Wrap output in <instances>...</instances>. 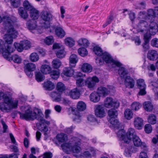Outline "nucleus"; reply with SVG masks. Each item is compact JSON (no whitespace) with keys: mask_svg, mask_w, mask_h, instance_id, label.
Returning <instances> with one entry per match:
<instances>
[{"mask_svg":"<svg viewBox=\"0 0 158 158\" xmlns=\"http://www.w3.org/2000/svg\"><path fill=\"white\" fill-rule=\"evenodd\" d=\"M3 22V26L7 33L4 35V38L7 42L11 43L13 39L17 36V32L15 30L14 26L17 22V19L14 16L5 15L1 17L0 15V23Z\"/></svg>","mask_w":158,"mask_h":158,"instance_id":"obj_1","label":"nucleus"},{"mask_svg":"<svg viewBox=\"0 0 158 158\" xmlns=\"http://www.w3.org/2000/svg\"><path fill=\"white\" fill-rule=\"evenodd\" d=\"M20 118L24 119L27 120H33L36 119L40 122V126L41 127L43 125L44 127L40 129L41 131H43L44 132V135H47L46 132L48 130V128L47 126H44V124L49 125L50 124L49 122L46 121L44 118V115L42 113L41 110L38 108H36L34 110V111L33 112L30 108L27 110L25 113H19Z\"/></svg>","mask_w":158,"mask_h":158,"instance_id":"obj_2","label":"nucleus"},{"mask_svg":"<svg viewBox=\"0 0 158 158\" xmlns=\"http://www.w3.org/2000/svg\"><path fill=\"white\" fill-rule=\"evenodd\" d=\"M150 22L149 24L147 21L145 19L139 20L137 25L138 32L145 33L149 31L150 33L158 28L157 24L156 22L151 21H150Z\"/></svg>","mask_w":158,"mask_h":158,"instance_id":"obj_3","label":"nucleus"},{"mask_svg":"<svg viewBox=\"0 0 158 158\" xmlns=\"http://www.w3.org/2000/svg\"><path fill=\"white\" fill-rule=\"evenodd\" d=\"M74 145L72 147V143H65L61 145L62 150L64 152L67 154H69L71 152L74 153H78L81 150V148L79 145L81 143V139L77 137L73 138V139Z\"/></svg>","mask_w":158,"mask_h":158,"instance_id":"obj_4","label":"nucleus"},{"mask_svg":"<svg viewBox=\"0 0 158 158\" xmlns=\"http://www.w3.org/2000/svg\"><path fill=\"white\" fill-rule=\"evenodd\" d=\"M118 74L122 79H124V83L126 87L129 88H133L135 86V81L133 78L130 76H126L127 71L123 67H120L118 70Z\"/></svg>","mask_w":158,"mask_h":158,"instance_id":"obj_5","label":"nucleus"},{"mask_svg":"<svg viewBox=\"0 0 158 158\" xmlns=\"http://www.w3.org/2000/svg\"><path fill=\"white\" fill-rule=\"evenodd\" d=\"M5 41V43L2 40H0V53H2L3 57L7 60L10 54L13 52L15 49L9 45L12 44L13 41L10 44Z\"/></svg>","mask_w":158,"mask_h":158,"instance_id":"obj_6","label":"nucleus"},{"mask_svg":"<svg viewBox=\"0 0 158 158\" xmlns=\"http://www.w3.org/2000/svg\"><path fill=\"white\" fill-rule=\"evenodd\" d=\"M108 114L109 117L108 120L112 124V126L118 127L119 122L117 119H115L118 115L117 111L114 109H111L108 110Z\"/></svg>","mask_w":158,"mask_h":158,"instance_id":"obj_7","label":"nucleus"},{"mask_svg":"<svg viewBox=\"0 0 158 158\" xmlns=\"http://www.w3.org/2000/svg\"><path fill=\"white\" fill-rule=\"evenodd\" d=\"M102 59L107 64H110L112 67H120L122 64L117 60H114L111 55L107 52H104L102 55Z\"/></svg>","mask_w":158,"mask_h":158,"instance_id":"obj_8","label":"nucleus"},{"mask_svg":"<svg viewBox=\"0 0 158 158\" xmlns=\"http://www.w3.org/2000/svg\"><path fill=\"white\" fill-rule=\"evenodd\" d=\"M41 17L44 21L46 22L44 23L43 27L45 28L50 27V22L52 19V16L50 12L47 11H43L41 13Z\"/></svg>","mask_w":158,"mask_h":158,"instance_id":"obj_9","label":"nucleus"},{"mask_svg":"<svg viewBox=\"0 0 158 158\" xmlns=\"http://www.w3.org/2000/svg\"><path fill=\"white\" fill-rule=\"evenodd\" d=\"M99 80L96 76L92 77H89L85 80L86 85L90 90H94L96 87V83H98Z\"/></svg>","mask_w":158,"mask_h":158,"instance_id":"obj_10","label":"nucleus"},{"mask_svg":"<svg viewBox=\"0 0 158 158\" xmlns=\"http://www.w3.org/2000/svg\"><path fill=\"white\" fill-rule=\"evenodd\" d=\"M133 142L135 146L141 147V148L145 151H148L147 146L144 142H142L139 136H134L132 138Z\"/></svg>","mask_w":158,"mask_h":158,"instance_id":"obj_11","label":"nucleus"},{"mask_svg":"<svg viewBox=\"0 0 158 158\" xmlns=\"http://www.w3.org/2000/svg\"><path fill=\"white\" fill-rule=\"evenodd\" d=\"M119 104L118 102L113 100L111 98L108 97L105 101L104 105L105 107L107 108H110L113 107L117 108L119 106Z\"/></svg>","mask_w":158,"mask_h":158,"instance_id":"obj_12","label":"nucleus"},{"mask_svg":"<svg viewBox=\"0 0 158 158\" xmlns=\"http://www.w3.org/2000/svg\"><path fill=\"white\" fill-rule=\"evenodd\" d=\"M24 68L26 75L29 77H31L33 75V73L32 72L35 70L36 66L35 64L33 63H29L24 66Z\"/></svg>","mask_w":158,"mask_h":158,"instance_id":"obj_13","label":"nucleus"},{"mask_svg":"<svg viewBox=\"0 0 158 158\" xmlns=\"http://www.w3.org/2000/svg\"><path fill=\"white\" fill-rule=\"evenodd\" d=\"M120 127V123H119L118 127H113L115 129V131L116 133L117 136L119 138L120 140L123 141L124 142L127 143L128 141L126 138V134L124 130L121 129L118 130Z\"/></svg>","mask_w":158,"mask_h":158,"instance_id":"obj_14","label":"nucleus"},{"mask_svg":"<svg viewBox=\"0 0 158 158\" xmlns=\"http://www.w3.org/2000/svg\"><path fill=\"white\" fill-rule=\"evenodd\" d=\"M137 84L138 87L140 89L139 93V94L140 95H144L146 93V85L145 84L144 80L142 79H139L137 81Z\"/></svg>","mask_w":158,"mask_h":158,"instance_id":"obj_15","label":"nucleus"},{"mask_svg":"<svg viewBox=\"0 0 158 158\" xmlns=\"http://www.w3.org/2000/svg\"><path fill=\"white\" fill-rule=\"evenodd\" d=\"M147 15L148 19L150 18L152 19L150 21H154V19L156 17H158V6L155 7V9H148L147 10Z\"/></svg>","mask_w":158,"mask_h":158,"instance_id":"obj_16","label":"nucleus"},{"mask_svg":"<svg viewBox=\"0 0 158 158\" xmlns=\"http://www.w3.org/2000/svg\"><path fill=\"white\" fill-rule=\"evenodd\" d=\"M19 101L17 100L12 101H10L9 105H7L6 107L3 105L2 109L3 110H5V111L8 112L12 109H16L17 107Z\"/></svg>","mask_w":158,"mask_h":158,"instance_id":"obj_17","label":"nucleus"},{"mask_svg":"<svg viewBox=\"0 0 158 158\" xmlns=\"http://www.w3.org/2000/svg\"><path fill=\"white\" fill-rule=\"evenodd\" d=\"M95 115L100 118H102L105 116V112L104 108L102 106L98 105L96 106L95 110Z\"/></svg>","mask_w":158,"mask_h":158,"instance_id":"obj_18","label":"nucleus"},{"mask_svg":"<svg viewBox=\"0 0 158 158\" xmlns=\"http://www.w3.org/2000/svg\"><path fill=\"white\" fill-rule=\"evenodd\" d=\"M97 92L100 96L105 97L110 93V88H106L103 86H100L97 89Z\"/></svg>","mask_w":158,"mask_h":158,"instance_id":"obj_19","label":"nucleus"},{"mask_svg":"<svg viewBox=\"0 0 158 158\" xmlns=\"http://www.w3.org/2000/svg\"><path fill=\"white\" fill-rule=\"evenodd\" d=\"M3 102L0 103V110L2 111H5V110H3L2 107L3 105L5 107H6L7 105H9L10 101H11L12 99L9 96L6 95H4L3 97Z\"/></svg>","mask_w":158,"mask_h":158,"instance_id":"obj_20","label":"nucleus"},{"mask_svg":"<svg viewBox=\"0 0 158 158\" xmlns=\"http://www.w3.org/2000/svg\"><path fill=\"white\" fill-rule=\"evenodd\" d=\"M80 91L77 88L72 89L69 93V95L73 99H77L80 96Z\"/></svg>","mask_w":158,"mask_h":158,"instance_id":"obj_21","label":"nucleus"},{"mask_svg":"<svg viewBox=\"0 0 158 158\" xmlns=\"http://www.w3.org/2000/svg\"><path fill=\"white\" fill-rule=\"evenodd\" d=\"M147 57L150 60H156L158 58V53L155 50H150L148 53Z\"/></svg>","mask_w":158,"mask_h":158,"instance_id":"obj_22","label":"nucleus"},{"mask_svg":"<svg viewBox=\"0 0 158 158\" xmlns=\"http://www.w3.org/2000/svg\"><path fill=\"white\" fill-rule=\"evenodd\" d=\"M74 73V69L70 67H65L63 69L62 74L68 77L73 76Z\"/></svg>","mask_w":158,"mask_h":158,"instance_id":"obj_23","label":"nucleus"},{"mask_svg":"<svg viewBox=\"0 0 158 158\" xmlns=\"http://www.w3.org/2000/svg\"><path fill=\"white\" fill-rule=\"evenodd\" d=\"M134 136H136L134 129L132 128L129 129L126 134V138L127 140L128 141L127 143L129 142Z\"/></svg>","mask_w":158,"mask_h":158,"instance_id":"obj_24","label":"nucleus"},{"mask_svg":"<svg viewBox=\"0 0 158 158\" xmlns=\"http://www.w3.org/2000/svg\"><path fill=\"white\" fill-rule=\"evenodd\" d=\"M50 96L53 101L59 102L61 100V94L60 93L56 91L52 92L50 94Z\"/></svg>","mask_w":158,"mask_h":158,"instance_id":"obj_25","label":"nucleus"},{"mask_svg":"<svg viewBox=\"0 0 158 158\" xmlns=\"http://www.w3.org/2000/svg\"><path fill=\"white\" fill-rule=\"evenodd\" d=\"M134 125L135 127L138 129H142L143 125V120L139 117H137L134 118Z\"/></svg>","mask_w":158,"mask_h":158,"instance_id":"obj_26","label":"nucleus"},{"mask_svg":"<svg viewBox=\"0 0 158 158\" xmlns=\"http://www.w3.org/2000/svg\"><path fill=\"white\" fill-rule=\"evenodd\" d=\"M78 60L77 56L75 54H72L69 58V65L72 67H75L76 64Z\"/></svg>","mask_w":158,"mask_h":158,"instance_id":"obj_27","label":"nucleus"},{"mask_svg":"<svg viewBox=\"0 0 158 158\" xmlns=\"http://www.w3.org/2000/svg\"><path fill=\"white\" fill-rule=\"evenodd\" d=\"M30 14L31 17L34 20L37 19L40 15L39 11L33 7L30 10Z\"/></svg>","mask_w":158,"mask_h":158,"instance_id":"obj_28","label":"nucleus"},{"mask_svg":"<svg viewBox=\"0 0 158 158\" xmlns=\"http://www.w3.org/2000/svg\"><path fill=\"white\" fill-rule=\"evenodd\" d=\"M100 97V96L98 92H94L90 94L89 97L91 101L96 102L99 101Z\"/></svg>","mask_w":158,"mask_h":158,"instance_id":"obj_29","label":"nucleus"},{"mask_svg":"<svg viewBox=\"0 0 158 158\" xmlns=\"http://www.w3.org/2000/svg\"><path fill=\"white\" fill-rule=\"evenodd\" d=\"M43 86L46 90H52L55 88L53 83L49 81H45L43 84Z\"/></svg>","mask_w":158,"mask_h":158,"instance_id":"obj_30","label":"nucleus"},{"mask_svg":"<svg viewBox=\"0 0 158 158\" xmlns=\"http://www.w3.org/2000/svg\"><path fill=\"white\" fill-rule=\"evenodd\" d=\"M18 13L20 16L24 19H26L28 17L27 11L23 7H20L18 9Z\"/></svg>","mask_w":158,"mask_h":158,"instance_id":"obj_31","label":"nucleus"},{"mask_svg":"<svg viewBox=\"0 0 158 158\" xmlns=\"http://www.w3.org/2000/svg\"><path fill=\"white\" fill-rule=\"evenodd\" d=\"M26 25L29 30H34L37 27L36 22L34 19L30 20L27 22Z\"/></svg>","mask_w":158,"mask_h":158,"instance_id":"obj_32","label":"nucleus"},{"mask_svg":"<svg viewBox=\"0 0 158 158\" xmlns=\"http://www.w3.org/2000/svg\"><path fill=\"white\" fill-rule=\"evenodd\" d=\"M56 35L60 38L64 37L65 35V33L62 28L60 27H57L55 30Z\"/></svg>","mask_w":158,"mask_h":158,"instance_id":"obj_33","label":"nucleus"},{"mask_svg":"<svg viewBox=\"0 0 158 158\" xmlns=\"http://www.w3.org/2000/svg\"><path fill=\"white\" fill-rule=\"evenodd\" d=\"M144 42L142 44V46L144 51H146L149 48V39L147 35L144 34Z\"/></svg>","mask_w":158,"mask_h":158,"instance_id":"obj_34","label":"nucleus"},{"mask_svg":"<svg viewBox=\"0 0 158 158\" xmlns=\"http://www.w3.org/2000/svg\"><path fill=\"white\" fill-rule=\"evenodd\" d=\"M51 70V67L47 64H44L42 65L41 68V71L44 74H48L50 73Z\"/></svg>","mask_w":158,"mask_h":158,"instance_id":"obj_35","label":"nucleus"},{"mask_svg":"<svg viewBox=\"0 0 158 158\" xmlns=\"http://www.w3.org/2000/svg\"><path fill=\"white\" fill-rule=\"evenodd\" d=\"M81 69L84 72L89 73L92 71V68L90 64L88 63H85L82 65Z\"/></svg>","mask_w":158,"mask_h":158,"instance_id":"obj_36","label":"nucleus"},{"mask_svg":"<svg viewBox=\"0 0 158 158\" xmlns=\"http://www.w3.org/2000/svg\"><path fill=\"white\" fill-rule=\"evenodd\" d=\"M148 17L147 12L144 11H140L138 14V20H147Z\"/></svg>","mask_w":158,"mask_h":158,"instance_id":"obj_37","label":"nucleus"},{"mask_svg":"<svg viewBox=\"0 0 158 158\" xmlns=\"http://www.w3.org/2000/svg\"><path fill=\"white\" fill-rule=\"evenodd\" d=\"M64 42L66 45L71 47H73L75 44V41L74 39L70 37L65 39Z\"/></svg>","mask_w":158,"mask_h":158,"instance_id":"obj_38","label":"nucleus"},{"mask_svg":"<svg viewBox=\"0 0 158 158\" xmlns=\"http://www.w3.org/2000/svg\"><path fill=\"white\" fill-rule=\"evenodd\" d=\"M133 114L132 110L129 109H126L124 112V117L128 120H130L132 118Z\"/></svg>","mask_w":158,"mask_h":158,"instance_id":"obj_39","label":"nucleus"},{"mask_svg":"<svg viewBox=\"0 0 158 158\" xmlns=\"http://www.w3.org/2000/svg\"><path fill=\"white\" fill-rule=\"evenodd\" d=\"M56 137L58 141L61 142H65L68 139L67 135L64 133H61L58 134Z\"/></svg>","mask_w":158,"mask_h":158,"instance_id":"obj_40","label":"nucleus"},{"mask_svg":"<svg viewBox=\"0 0 158 158\" xmlns=\"http://www.w3.org/2000/svg\"><path fill=\"white\" fill-rule=\"evenodd\" d=\"M35 79L38 82H41L45 79V77L40 72H35Z\"/></svg>","mask_w":158,"mask_h":158,"instance_id":"obj_41","label":"nucleus"},{"mask_svg":"<svg viewBox=\"0 0 158 158\" xmlns=\"http://www.w3.org/2000/svg\"><path fill=\"white\" fill-rule=\"evenodd\" d=\"M143 106L145 110L148 111H151L153 109V105L149 102H145L143 103Z\"/></svg>","mask_w":158,"mask_h":158,"instance_id":"obj_42","label":"nucleus"},{"mask_svg":"<svg viewBox=\"0 0 158 158\" xmlns=\"http://www.w3.org/2000/svg\"><path fill=\"white\" fill-rule=\"evenodd\" d=\"M52 63L53 68L56 69L59 68L61 64V61L57 59L53 60Z\"/></svg>","mask_w":158,"mask_h":158,"instance_id":"obj_43","label":"nucleus"},{"mask_svg":"<svg viewBox=\"0 0 158 158\" xmlns=\"http://www.w3.org/2000/svg\"><path fill=\"white\" fill-rule=\"evenodd\" d=\"M89 44L88 40L85 39H81L78 41V45L80 46H83L85 47H87Z\"/></svg>","mask_w":158,"mask_h":158,"instance_id":"obj_44","label":"nucleus"},{"mask_svg":"<svg viewBox=\"0 0 158 158\" xmlns=\"http://www.w3.org/2000/svg\"><path fill=\"white\" fill-rule=\"evenodd\" d=\"M93 50L96 55L98 56H102L104 52L102 49L99 47L95 46L93 49Z\"/></svg>","mask_w":158,"mask_h":158,"instance_id":"obj_45","label":"nucleus"},{"mask_svg":"<svg viewBox=\"0 0 158 158\" xmlns=\"http://www.w3.org/2000/svg\"><path fill=\"white\" fill-rule=\"evenodd\" d=\"M66 54V52L64 50L63 48L62 49L59 50L56 53V56L59 58H62L64 57Z\"/></svg>","mask_w":158,"mask_h":158,"instance_id":"obj_46","label":"nucleus"},{"mask_svg":"<svg viewBox=\"0 0 158 158\" xmlns=\"http://www.w3.org/2000/svg\"><path fill=\"white\" fill-rule=\"evenodd\" d=\"M50 76L51 78L55 80L57 79L60 76L59 72L57 70H52L50 73Z\"/></svg>","mask_w":158,"mask_h":158,"instance_id":"obj_47","label":"nucleus"},{"mask_svg":"<svg viewBox=\"0 0 158 158\" xmlns=\"http://www.w3.org/2000/svg\"><path fill=\"white\" fill-rule=\"evenodd\" d=\"M76 85L78 87H81L86 85L85 80H84L82 78H80L76 80Z\"/></svg>","mask_w":158,"mask_h":158,"instance_id":"obj_48","label":"nucleus"},{"mask_svg":"<svg viewBox=\"0 0 158 158\" xmlns=\"http://www.w3.org/2000/svg\"><path fill=\"white\" fill-rule=\"evenodd\" d=\"M30 59L32 62H36L39 59V56L36 53H32L30 56Z\"/></svg>","mask_w":158,"mask_h":158,"instance_id":"obj_49","label":"nucleus"},{"mask_svg":"<svg viewBox=\"0 0 158 158\" xmlns=\"http://www.w3.org/2000/svg\"><path fill=\"white\" fill-rule=\"evenodd\" d=\"M78 52L79 54L82 56L84 57L88 54V51L86 49L84 48L78 49Z\"/></svg>","mask_w":158,"mask_h":158,"instance_id":"obj_50","label":"nucleus"},{"mask_svg":"<svg viewBox=\"0 0 158 158\" xmlns=\"http://www.w3.org/2000/svg\"><path fill=\"white\" fill-rule=\"evenodd\" d=\"M135 8L136 9L143 10L145 8L146 4L144 2L137 3L135 4Z\"/></svg>","mask_w":158,"mask_h":158,"instance_id":"obj_51","label":"nucleus"},{"mask_svg":"<svg viewBox=\"0 0 158 158\" xmlns=\"http://www.w3.org/2000/svg\"><path fill=\"white\" fill-rule=\"evenodd\" d=\"M131 107L132 110L137 111L141 107V105L139 102H134L132 104Z\"/></svg>","mask_w":158,"mask_h":158,"instance_id":"obj_52","label":"nucleus"},{"mask_svg":"<svg viewBox=\"0 0 158 158\" xmlns=\"http://www.w3.org/2000/svg\"><path fill=\"white\" fill-rule=\"evenodd\" d=\"M77 108L79 111H83L86 108V105L83 102H79L77 105Z\"/></svg>","mask_w":158,"mask_h":158,"instance_id":"obj_53","label":"nucleus"},{"mask_svg":"<svg viewBox=\"0 0 158 158\" xmlns=\"http://www.w3.org/2000/svg\"><path fill=\"white\" fill-rule=\"evenodd\" d=\"M11 59L14 62L18 64L21 63L22 61L20 57L17 55H13L11 57Z\"/></svg>","mask_w":158,"mask_h":158,"instance_id":"obj_54","label":"nucleus"},{"mask_svg":"<svg viewBox=\"0 0 158 158\" xmlns=\"http://www.w3.org/2000/svg\"><path fill=\"white\" fill-rule=\"evenodd\" d=\"M56 89L59 92H62L65 90V87L63 83L60 82L57 83Z\"/></svg>","mask_w":158,"mask_h":158,"instance_id":"obj_55","label":"nucleus"},{"mask_svg":"<svg viewBox=\"0 0 158 158\" xmlns=\"http://www.w3.org/2000/svg\"><path fill=\"white\" fill-rule=\"evenodd\" d=\"M148 121L149 123L151 124H155L156 123V116L153 114L150 115L148 118Z\"/></svg>","mask_w":158,"mask_h":158,"instance_id":"obj_56","label":"nucleus"},{"mask_svg":"<svg viewBox=\"0 0 158 158\" xmlns=\"http://www.w3.org/2000/svg\"><path fill=\"white\" fill-rule=\"evenodd\" d=\"M54 41L53 37L52 36H49L47 37L44 40L45 43L48 45L52 44Z\"/></svg>","mask_w":158,"mask_h":158,"instance_id":"obj_57","label":"nucleus"},{"mask_svg":"<svg viewBox=\"0 0 158 158\" xmlns=\"http://www.w3.org/2000/svg\"><path fill=\"white\" fill-rule=\"evenodd\" d=\"M11 5L14 8L19 7L21 4L20 0H10Z\"/></svg>","mask_w":158,"mask_h":158,"instance_id":"obj_58","label":"nucleus"},{"mask_svg":"<svg viewBox=\"0 0 158 158\" xmlns=\"http://www.w3.org/2000/svg\"><path fill=\"white\" fill-rule=\"evenodd\" d=\"M14 45L15 48L19 52H22L24 49L21 43H15L14 44Z\"/></svg>","mask_w":158,"mask_h":158,"instance_id":"obj_59","label":"nucleus"},{"mask_svg":"<svg viewBox=\"0 0 158 158\" xmlns=\"http://www.w3.org/2000/svg\"><path fill=\"white\" fill-rule=\"evenodd\" d=\"M113 19L114 17L112 15H110L109 17L107 18L106 22L103 25V28H105L108 25L110 24L111 22L113 20Z\"/></svg>","mask_w":158,"mask_h":158,"instance_id":"obj_60","label":"nucleus"},{"mask_svg":"<svg viewBox=\"0 0 158 158\" xmlns=\"http://www.w3.org/2000/svg\"><path fill=\"white\" fill-rule=\"evenodd\" d=\"M23 6H24V8L30 10L31 8H33V7L29 3L28 1L25 0L24 1L23 3Z\"/></svg>","mask_w":158,"mask_h":158,"instance_id":"obj_61","label":"nucleus"},{"mask_svg":"<svg viewBox=\"0 0 158 158\" xmlns=\"http://www.w3.org/2000/svg\"><path fill=\"white\" fill-rule=\"evenodd\" d=\"M24 49L25 50L29 48L31 46L30 43L28 40H25L21 42Z\"/></svg>","mask_w":158,"mask_h":158,"instance_id":"obj_62","label":"nucleus"},{"mask_svg":"<svg viewBox=\"0 0 158 158\" xmlns=\"http://www.w3.org/2000/svg\"><path fill=\"white\" fill-rule=\"evenodd\" d=\"M152 127L150 124H147L145 126L144 130L145 132L148 134L150 133L152 131Z\"/></svg>","mask_w":158,"mask_h":158,"instance_id":"obj_63","label":"nucleus"},{"mask_svg":"<svg viewBox=\"0 0 158 158\" xmlns=\"http://www.w3.org/2000/svg\"><path fill=\"white\" fill-rule=\"evenodd\" d=\"M151 45L153 47L158 48V39L154 38L151 41Z\"/></svg>","mask_w":158,"mask_h":158,"instance_id":"obj_64","label":"nucleus"}]
</instances>
